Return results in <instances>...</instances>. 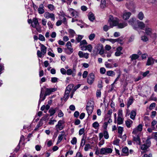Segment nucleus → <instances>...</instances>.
I'll use <instances>...</instances> for the list:
<instances>
[{
	"label": "nucleus",
	"mask_w": 157,
	"mask_h": 157,
	"mask_svg": "<svg viewBox=\"0 0 157 157\" xmlns=\"http://www.w3.org/2000/svg\"><path fill=\"white\" fill-rule=\"evenodd\" d=\"M83 37V36L81 35H78V37L76 38V40L78 42H79Z\"/></svg>",
	"instance_id": "nucleus-43"
},
{
	"label": "nucleus",
	"mask_w": 157,
	"mask_h": 157,
	"mask_svg": "<svg viewBox=\"0 0 157 157\" xmlns=\"http://www.w3.org/2000/svg\"><path fill=\"white\" fill-rule=\"evenodd\" d=\"M151 38H152L154 40H155L157 37V35L156 33H152L151 35H150Z\"/></svg>",
	"instance_id": "nucleus-38"
},
{
	"label": "nucleus",
	"mask_w": 157,
	"mask_h": 157,
	"mask_svg": "<svg viewBox=\"0 0 157 157\" xmlns=\"http://www.w3.org/2000/svg\"><path fill=\"white\" fill-rule=\"evenodd\" d=\"M145 33L148 35H151L152 33V29L148 27H146L145 29Z\"/></svg>",
	"instance_id": "nucleus-19"
},
{
	"label": "nucleus",
	"mask_w": 157,
	"mask_h": 157,
	"mask_svg": "<svg viewBox=\"0 0 157 157\" xmlns=\"http://www.w3.org/2000/svg\"><path fill=\"white\" fill-rule=\"evenodd\" d=\"M139 57V56L137 54H133L130 56V58H131V60L133 61L138 59Z\"/></svg>",
	"instance_id": "nucleus-25"
},
{
	"label": "nucleus",
	"mask_w": 157,
	"mask_h": 157,
	"mask_svg": "<svg viewBox=\"0 0 157 157\" xmlns=\"http://www.w3.org/2000/svg\"><path fill=\"white\" fill-rule=\"evenodd\" d=\"M71 143L73 145L77 143V139L76 137H74L71 140Z\"/></svg>",
	"instance_id": "nucleus-45"
},
{
	"label": "nucleus",
	"mask_w": 157,
	"mask_h": 157,
	"mask_svg": "<svg viewBox=\"0 0 157 157\" xmlns=\"http://www.w3.org/2000/svg\"><path fill=\"white\" fill-rule=\"evenodd\" d=\"M39 39L40 40L43 41L45 40L44 36L41 34H39Z\"/></svg>",
	"instance_id": "nucleus-49"
},
{
	"label": "nucleus",
	"mask_w": 157,
	"mask_h": 157,
	"mask_svg": "<svg viewBox=\"0 0 157 157\" xmlns=\"http://www.w3.org/2000/svg\"><path fill=\"white\" fill-rule=\"evenodd\" d=\"M155 104L154 103H151L150 105L149 109L150 110H152L155 107Z\"/></svg>",
	"instance_id": "nucleus-55"
},
{
	"label": "nucleus",
	"mask_w": 157,
	"mask_h": 157,
	"mask_svg": "<svg viewBox=\"0 0 157 157\" xmlns=\"http://www.w3.org/2000/svg\"><path fill=\"white\" fill-rule=\"evenodd\" d=\"M136 21V19L135 18H132L128 21V22L130 25L132 26L134 29L137 30L138 27L136 25H134V23Z\"/></svg>",
	"instance_id": "nucleus-13"
},
{
	"label": "nucleus",
	"mask_w": 157,
	"mask_h": 157,
	"mask_svg": "<svg viewBox=\"0 0 157 157\" xmlns=\"http://www.w3.org/2000/svg\"><path fill=\"white\" fill-rule=\"evenodd\" d=\"M103 136L105 139H107L109 138V135L108 132L106 131H105L103 133Z\"/></svg>",
	"instance_id": "nucleus-42"
},
{
	"label": "nucleus",
	"mask_w": 157,
	"mask_h": 157,
	"mask_svg": "<svg viewBox=\"0 0 157 157\" xmlns=\"http://www.w3.org/2000/svg\"><path fill=\"white\" fill-rule=\"evenodd\" d=\"M120 40V38L117 39H107L106 40L109 41L112 44H114L115 42L118 41Z\"/></svg>",
	"instance_id": "nucleus-29"
},
{
	"label": "nucleus",
	"mask_w": 157,
	"mask_h": 157,
	"mask_svg": "<svg viewBox=\"0 0 157 157\" xmlns=\"http://www.w3.org/2000/svg\"><path fill=\"white\" fill-rule=\"evenodd\" d=\"M95 78L94 74L91 73H90L88 76L87 82L90 85H91L94 82Z\"/></svg>",
	"instance_id": "nucleus-9"
},
{
	"label": "nucleus",
	"mask_w": 157,
	"mask_h": 157,
	"mask_svg": "<svg viewBox=\"0 0 157 157\" xmlns=\"http://www.w3.org/2000/svg\"><path fill=\"white\" fill-rule=\"evenodd\" d=\"M94 102L90 101L87 103L86 106V110L89 116L92 113L94 107Z\"/></svg>",
	"instance_id": "nucleus-3"
},
{
	"label": "nucleus",
	"mask_w": 157,
	"mask_h": 157,
	"mask_svg": "<svg viewBox=\"0 0 157 157\" xmlns=\"http://www.w3.org/2000/svg\"><path fill=\"white\" fill-rule=\"evenodd\" d=\"M93 47L92 45L90 44L86 46V50H88L89 52H91L92 50Z\"/></svg>",
	"instance_id": "nucleus-40"
},
{
	"label": "nucleus",
	"mask_w": 157,
	"mask_h": 157,
	"mask_svg": "<svg viewBox=\"0 0 157 157\" xmlns=\"http://www.w3.org/2000/svg\"><path fill=\"white\" fill-rule=\"evenodd\" d=\"M155 61V60L153 58L149 57L148 58L146 65L147 66L151 65L154 63Z\"/></svg>",
	"instance_id": "nucleus-17"
},
{
	"label": "nucleus",
	"mask_w": 157,
	"mask_h": 157,
	"mask_svg": "<svg viewBox=\"0 0 157 157\" xmlns=\"http://www.w3.org/2000/svg\"><path fill=\"white\" fill-rule=\"evenodd\" d=\"M133 102V99L132 98L130 97L128 99L127 104V107L128 108L130 105H131Z\"/></svg>",
	"instance_id": "nucleus-33"
},
{
	"label": "nucleus",
	"mask_w": 157,
	"mask_h": 157,
	"mask_svg": "<svg viewBox=\"0 0 157 157\" xmlns=\"http://www.w3.org/2000/svg\"><path fill=\"white\" fill-rule=\"evenodd\" d=\"M85 142V140L84 139V138L83 137L82 139L81 142L80 144V146H81L83 147L84 145Z\"/></svg>",
	"instance_id": "nucleus-56"
},
{
	"label": "nucleus",
	"mask_w": 157,
	"mask_h": 157,
	"mask_svg": "<svg viewBox=\"0 0 157 157\" xmlns=\"http://www.w3.org/2000/svg\"><path fill=\"white\" fill-rule=\"evenodd\" d=\"M47 144L48 147L51 146L53 144L52 140H48L47 142Z\"/></svg>",
	"instance_id": "nucleus-61"
},
{
	"label": "nucleus",
	"mask_w": 157,
	"mask_h": 157,
	"mask_svg": "<svg viewBox=\"0 0 157 157\" xmlns=\"http://www.w3.org/2000/svg\"><path fill=\"white\" fill-rule=\"evenodd\" d=\"M66 73L68 75H72V76L73 73L72 72V70L71 69H68L66 71Z\"/></svg>",
	"instance_id": "nucleus-52"
},
{
	"label": "nucleus",
	"mask_w": 157,
	"mask_h": 157,
	"mask_svg": "<svg viewBox=\"0 0 157 157\" xmlns=\"http://www.w3.org/2000/svg\"><path fill=\"white\" fill-rule=\"evenodd\" d=\"M122 151L126 156H127L129 154L128 149V148L126 147H125L122 148Z\"/></svg>",
	"instance_id": "nucleus-23"
},
{
	"label": "nucleus",
	"mask_w": 157,
	"mask_h": 157,
	"mask_svg": "<svg viewBox=\"0 0 157 157\" xmlns=\"http://www.w3.org/2000/svg\"><path fill=\"white\" fill-rule=\"evenodd\" d=\"M109 28V27L106 25H105L103 27V30L105 32L107 31Z\"/></svg>",
	"instance_id": "nucleus-62"
},
{
	"label": "nucleus",
	"mask_w": 157,
	"mask_h": 157,
	"mask_svg": "<svg viewBox=\"0 0 157 157\" xmlns=\"http://www.w3.org/2000/svg\"><path fill=\"white\" fill-rule=\"evenodd\" d=\"M80 46H82V45H85L87 44V43L86 40H82L80 41Z\"/></svg>",
	"instance_id": "nucleus-50"
},
{
	"label": "nucleus",
	"mask_w": 157,
	"mask_h": 157,
	"mask_svg": "<svg viewBox=\"0 0 157 157\" xmlns=\"http://www.w3.org/2000/svg\"><path fill=\"white\" fill-rule=\"evenodd\" d=\"M49 112L50 113V115L52 116L55 113H56V110L52 108L51 109L49 110Z\"/></svg>",
	"instance_id": "nucleus-41"
},
{
	"label": "nucleus",
	"mask_w": 157,
	"mask_h": 157,
	"mask_svg": "<svg viewBox=\"0 0 157 157\" xmlns=\"http://www.w3.org/2000/svg\"><path fill=\"white\" fill-rule=\"evenodd\" d=\"M142 125L139 124L136 127L133 129L132 132V133L133 134V137L134 140L139 144H140V143L139 135L142 130Z\"/></svg>",
	"instance_id": "nucleus-1"
},
{
	"label": "nucleus",
	"mask_w": 157,
	"mask_h": 157,
	"mask_svg": "<svg viewBox=\"0 0 157 157\" xmlns=\"http://www.w3.org/2000/svg\"><path fill=\"white\" fill-rule=\"evenodd\" d=\"M43 25L46 26L47 21L45 19H42L41 21Z\"/></svg>",
	"instance_id": "nucleus-63"
},
{
	"label": "nucleus",
	"mask_w": 157,
	"mask_h": 157,
	"mask_svg": "<svg viewBox=\"0 0 157 157\" xmlns=\"http://www.w3.org/2000/svg\"><path fill=\"white\" fill-rule=\"evenodd\" d=\"M41 51L42 52V55H44L46 52L47 51V48L43 44H41Z\"/></svg>",
	"instance_id": "nucleus-21"
},
{
	"label": "nucleus",
	"mask_w": 157,
	"mask_h": 157,
	"mask_svg": "<svg viewBox=\"0 0 157 157\" xmlns=\"http://www.w3.org/2000/svg\"><path fill=\"white\" fill-rule=\"evenodd\" d=\"M48 9H50L51 11H52L55 9L54 6L52 4L48 5Z\"/></svg>",
	"instance_id": "nucleus-51"
},
{
	"label": "nucleus",
	"mask_w": 157,
	"mask_h": 157,
	"mask_svg": "<svg viewBox=\"0 0 157 157\" xmlns=\"http://www.w3.org/2000/svg\"><path fill=\"white\" fill-rule=\"evenodd\" d=\"M95 48L97 50V52L101 55H103L104 52V50L103 45L101 44H98L96 45Z\"/></svg>",
	"instance_id": "nucleus-10"
},
{
	"label": "nucleus",
	"mask_w": 157,
	"mask_h": 157,
	"mask_svg": "<svg viewBox=\"0 0 157 157\" xmlns=\"http://www.w3.org/2000/svg\"><path fill=\"white\" fill-rule=\"evenodd\" d=\"M141 39L144 42H146L148 40V37L146 35L142 36Z\"/></svg>",
	"instance_id": "nucleus-36"
},
{
	"label": "nucleus",
	"mask_w": 157,
	"mask_h": 157,
	"mask_svg": "<svg viewBox=\"0 0 157 157\" xmlns=\"http://www.w3.org/2000/svg\"><path fill=\"white\" fill-rule=\"evenodd\" d=\"M64 123V121L63 120H59V121L58 124L56 126V128L57 130H62L64 127L63 124Z\"/></svg>",
	"instance_id": "nucleus-12"
},
{
	"label": "nucleus",
	"mask_w": 157,
	"mask_h": 157,
	"mask_svg": "<svg viewBox=\"0 0 157 157\" xmlns=\"http://www.w3.org/2000/svg\"><path fill=\"white\" fill-rule=\"evenodd\" d=\"M64 133L63 132H62L61 133L59 134L58 137V140L56 144H59L62 140L63 137L64 135Z\"/></svg>",
	"instance_id": "nucleus-22"
},
{
	"label": "nucleus",
	"mask_w": 157,
	"mask_h": 157,
	"mask_svg": "<svg viewBox=\"0 0 157 157\" xmlns=\"http://www.w3.org/2000/svg\"><path fill=\"white\" fill-rule=\"evenodd\" d=\"M78 55L80 58L84 57L87 59L89 57V54L88 53H83L82 51H79L78 53Z\"/></svg>",
	"instance_id": "nucleus-18"
},
{
	"label": "nucleus",
	"mask_w": 157,
	"mask_h": 157,
	"mask_svg": "<svg viewBox=\"0 0 157 157\" xmlns=\"http://www.w3.org/2000/svg\"><path fill=\"white\" fill-rule=\"evenodd\" d=\"M107 75L109 76H113L115 75V73L113 71H107Z\"/></svg>",
	"instance_id": "nucleus-34"
},
{
	"label": "nucleus",
	"mask_w": 157,
	"mask_h": 157,
	"mask_svg": "<svg viewBox=\"0 0 157 157\" xmlns=\"http://www.w3.org/2000/svg\"><path fill=\"white\" fill-rule=\"evenodd\" d=\"M131 15V13L130 12H125L122 15L123 18L125 20L128 19Z\"/></svg>",
	"instance_id": "nucleus-15"
},
{
	"label": "nucleus",
	"mask_w": 157,
	"mask_h": 157,
	"mask_svg": "<svg viewBox=\"0 0 157 157\" xmlns=\"http://www.w3.org/2000/svg\"><path fill=\"white\" fill-rule=\"evenodd\" d=\"M157 124V121L155 120L153 121L151 123V127L153 128L154 130H155V128L154 126Z\"/></svg>",
	"instance_id": "nucleus-46"
},
{
	"label": "nucleus",
	"mask_w": 157,
	"mask_h": 157,
	"mask_svg": "<svg viewBox=\"0 0 157 157\" xmlns=\"http://www.w3.org/2000/svg\"><path fill=\"white\" fill-rule=\"evenodd\" d=\"M95 35L94 33H92L89 36V39L91 41L93 40L95 37Z\"/></svg>",
	"instance_id": "nucleus-44"
},
{
	"label": "nucleus",
	"mask_w": 157,
	"mask_h": 157,
	"mask_svg": "<svg viewBox=\"0 0 157 157\" xmlns=\"http://www.w3.org/2000/svg\"><path fill=\"white\" fill-rule=\"evenodd\" d=\"M118 117H123V115L122 114V110L121 109H119L118 111Z\"/></svg>",
	"instance_id": "nucleus-47"
},
{
	"label": "nucleus",
	"mask_w": 157,
	"mask_h": 157,
	"mask_svg": "<svg viewBox=\"0 0 157 157\" xmlns=\"http://www.w3.org/2000/svg\"><path fill=\"white\" fill-rule=\"evenodd\" d=\"M44 7L42 5L40 6V7L38 9V11L40 14H42L44 12Z\"/></svg>",
	"instance_id": "nucleus-28"
},
{
	"label": "nucleus",
	"mask_w": 157,
	"mask_h": 157,
	"mask_svg": "<svg viewBox=\"0 0 157 157\" xmlns=\"http://www.w3.org/2000/svg\"><path fill=\"white\" fill-rule=\"evenodd\" d=\"M119 142L120 140L119 139H116L114 140L113 144L114 145H119Z\"/></svg>",
	"instance_id": "nucleus-54"
},
{
	"label": "nucleus",
	"mask_w": 157,
	"mask_h": 157,
	"mask_svg": "<svg viewBox=\"0 0 157 157\" xmlns=\"http://www.w3.org/2000/svg\"><path fill=\"white\" fill-rule=\"evenodd\" d=\"M43 88H42L41 89L40 94V99L39 101V102H40L41 101H43L44 100H42L44 96L43 95Z\"/></svg>",
	"instance_id": "nucleus-31"
},
{
	"label": "nucleus",
	"mask_w": 157,
	"mask_h": 157,
	"mask_svg": "<svg viewBox=\"0 0 157 157\" xmlns=\"http://www.w3.org/2000/svg\"><path fill=\"white\" fill-rule=\"evenodd\" d=\"M74 87L73 84H70L67 87L65 91L64 98L67 100L69 98V95L70 92Z\"/></svg>",
	"instance_id": "nucleus-5"
},
{
	"label": "nucleus",
	"mask_w": 157,
	"mask_h": 157,
	"mask_svg": "<svg viewBox=\"0 0 157 157\" xmlns=\"http://www.w3.org/2000/svg\"><path fill=\"white\" fill-rule=\"evenodd\" d=\"M117 124H121L123 122V119L122 117H118L117 118Z\"/></svg>",
	"instance_id": "nucleus-37"
},
{
	"label": "nucleus",
	"mask_w": 157,
	"mask_h": 157,
	"mask_svg": "<svg viewBox=\"0 0 157 157\" xmlns=\"http://www.w3.org/2000/svg\"><path fill=\"white\" fill-rule=\"evenodd\" d=\"M37 54L38 57L41 58L42 56V52H40V50H38L37 51Z\"/></svg>",
	"instance_id": "nucleus-60"
},
{
	"label": "nucleus",
	"mask_w": 157,
	"mask_h": 157,
	"mask_svg": "<svg viewBox=\"0 0 157 157\" xmlns=\"http://www.w3.org/2000/svg\"><path fill=\"white\" fill-rule=\"evenodd\" d=\"M144 17V14L141 12H140L137 16L138 18L140 20H142L143 19Z\"/></svg>",
	"instance_id": "nucleus-32"
},
{
	"label": "nucleus",
	"mask_w": 157,
	"mask_h": 157,
	"mask_svg": "<svg viewBox=\"0 0 157 157\" xmlns=\"http://www.w3.org/2000/svg\"><path fill=\"white\" fill-rule=\"evenodd\" d=\"M136 115V111L134 110H132L130 113V118L132 120H134L135 119Z\"/></svg>",
	"instance_id": "nucleus-24"
},
{
	"label": "nucleus",
	"mask_w": 157,
	"mask_h": 157,
	"mask_svg": "<svg viewBox=\"0 0 157 157\" xmlns=\"http://www.w3.org/2000/svg\"><path fill=\"white\" fill-rule=\"evenodd\" d=\"M67 11L68 13L70 14L71 16L74 17L75 18H77L79 16V13L72 8H68Z\"/></svg>",
	"instance_id": "nucleus-8"
},
{
	"label": "nucleus",
	"mask_w": 157,
	"mask_h": 157,
	"mask_svg": "<svg viewBox=\"0 0 157 157\" xmlns=\"http://www.w3.org/2000/svg\"><path fill=\"white\" fill-rule=\"evenodd\" d=\"M113 150L111 148H109L107 147H102L101 148V155H107L111 154L113 151Z\"/></svg>",
	"instance_id": "nucleus-4"
},
{
	"label": "nucleus",
	"mask_w": 157,
	"mask_h": 157,
	"mask_svg": "<svg viewBox=\"0 0 157 157\" xmlns=\"http://www.w3.org/2000/svg\"><path fill=\"white\" fill-rule=\"evenodd\" d=\"M44 88L46 89V91L44 94V97L42 100H44L45 99L46 96L47 95H50L52 92L56 91L57 89L56 88H46L45 87H44Z\"/></svg>",
	"instance_id": "nucleus-7"
},
{
	"label": "nucleus",
	"mask_w": 157,
	"mask_h": 157,
	"mask_svg": "<svg viewBox=\"0 0 157 157\" xmlns=\"http://www.w3.org/2000/svg\"><path fill=\"white\" fill-rule=\"evenodd\" d=\"M118 133L119 134V136L121 137L122 134V132L123 131V127L120 126L118 128Z\"/></svg>",
	"instance_id": "nucleus-30"
},
{
	"label": "nucleus",
	"mask_w": 157,
	"mask_h": 157,
	"mask_svg": "<svg viewBox=\"0 0 157 157\" xmlns=\"http://www.w3.org/2000/svg\"><path fill=\"white\" fill-rule=\"evenodd\" d=\"M99 126V124L97 121L95 122L92 124V127L95 129H97Z\"/></svg>",
	"instance_id": "nucleus-39"
},
{
	"label": "nucleus",
	"mask_w": 157,
	"mask_h": 157,
	"mask_svg": "<svg viewBox=\"0 0 157 157\" xmlns=\"http://www.w3.org/2000/svg\"><path fill=\"white\" fill-rule=\"evenodd\" d=\"M151 141L150 139H147L146 141L141 146L140 148L143 150H145L148 149L151 145Z\"/></svg>",
	"instance_id": "nucleus-6"
},
{
	"label": "nucleus",
	"mask_w": 157,
	"mask_h": 157,
	"mask_svg": "<svg viewBox=\"0 0 157 157\" xmlns=\"http://www.w3.org/2000/svg\"><path fill=\"white\" fill-rule=\"evenodd\" d=\"M137 25H136L138 27V29L140 28L141 29H143L145 27V24L142 21L138 20L137 21Z\"/></svg>",
	"instance_id": "nucleus-14"
},
{
	"label": "nucleus",
	"mask_w": 157,
	"mask_h": 157,
	"mask_svg": "<svg viewBox=\"0 0 157 157\" xmlns=\"http://www.w3.org/2000/svg\"><path fill=\"white\" fill-rule=\"evenodd\" d=\"M122 54L121 52L117 51L115 53V55L116 56H119Z\"/></svg>",
	"instance_id": "nucleus-64"
},
{
	"label": "nucleus",
	"mask_w": 157,
	"mask_h": 157,
	"mask_svg": "<svg viewBox=\"0 0 157 157\" xmlns=\"http://www.w3.org/2000/svg\"><path fill=\"white\" fill-rule=\"evenodd\" d=\"M33 22L31 24L32 26L33 27L36 28L37 30L38 31L39 30L36 28L37 25H39L37 19L36 18H33Z\"/></svg>",
	"instance_id": "nucleus-16"
},
{
	"label": "nucleus",
	"mask_w": 157,
	"mask_h": 157,
	"mask_svg": "<svg viewBox=\"0 0 157 157\" xmlns=\"http://www.w3.org/2000/svg\"><path fill=\"white\" fill-rule=\"evenodd\" d=\"M88 16L89 20L91 21H93L95 19L94 14L91 12H89Z\"/></svg>",
	"instance_id": "nucleus-20"
},
{
	"label": "nucleus",
	"mask_w": 157,
	"mask_h": 157,
	"mask_svg": "<svg viewBox=\"0 0 157 157\" xmlns=\"http://www.w3.org/2000/svg\"><path fill=\"white\" fill-rule=\"evenodd\" d=\"M109 22L110 24V26L111 28L117 25L118 28L122 29L128 25V24L126 22H124L123 23L118 24L117 19V18L114 19L112 16L110 17L109 20Z\"/></svg>",
	"instance_id": "nucleus-2"
},
{
	"label": "nucleus",
	"mask_w": 157,
	"mask_h": 157,
	"mask_svg": "<svg viewBox=\"0 0 157 157\" xmlns=\"http://www.w3.org/2000/svg\"><path fill=\"white\" fill-rule=\"evenodd\" d=\"M105 66L107 68H111L113 67V65L111 63L106 62L105 64Z\"/></svg>",
	"instance_id": "nucleus-48"
},
{
	"label": "nucleus",
	"mask_w": 157,
	"mask_h": 157,
	"mask_svg": "<svg viewBox=\"0 0 157 157\" xmlns=\"http://www.w3.org/2000/svg\"><path fill=\"white\" fill-rule=\"evenodd\" d=\"M88 74V72L86 71H84L83 73L82 74V77L83 78H86Z\"/></svg>",
	"instance_id": "nucleus-58"
},
{
	"label": "nucleus",
	"mask_w": 157,
	"mask_h": 157,
	"mask_svg": "<svg viewBox=\"0 0 157 157\" xmlns=\"http://www.w3.org/2000/svg\"><path fill=\"white\" fill-rule=\"evenodd\" d=\"M133 121L130 119H128L126 121V125L127 127L130 128L131 127V125L133 123Z\"/></svg>",
	"instance_id": "nucleus-27"
},
{
	"label": "nucleus",
	"mask_w": 157,
	"mask_h": 157,
	"mask_svg": "<svg viewBox=\"0 0 157 157\" xmlns=\"http://www.w3.org/2000/svg\"><path fill=\"white\" fill-rule=\"evenodd\" d=\"M100 6L102 9L106 7V2L105 0H101Z\"/></svg>",
	"instance_id": "nucleus-26"
},
{
	"label": "nucleus",
	"mask_w": 157,
	"mask_h": 157,
	"mask_svg": "<svg viewBox=\"0 0 157 157\" xmlns=\"http://www.w3.org/2000/svg\"><path fill=\"white\" fill-rule=\"evenodd\" d=\"M63 116V113L61 111V110H59V113L58 114V116L59 117H62Z\"/></svg>",
	"instance_id": "nucleus-59"
},
{
	"label": "nucleus",
	"mask_w": 157,
	"mask_h": 157,
	"mask_svg": "<svg viewBox=\"0 0 157 157\" xmlns=\"http://www.w3.org/2000/svg\"><path fill=\"white\" fill-rule=\"evenodd\" d=\"M105 69L104 67H101L100 69V72L101 74H104L105 72Z\"/></svg>",
	"instance_id": "nucleus-57"
},
{
	"label": "nucleus",
	"mask_w": 157,
	"mask_h": 157,
	"mask_svg": "<svg viewBox=\"0 0 157 157\" xmlns=\"http://www.w3.org/2000/svg\"><path fill=\"white\" fill-rule=\"evenodd\" d=\"M44 16L47 19L50 18L53 21L55 20V16L53 13H50L48 12H46L44 13Z\"/></svg>",
	"instance_id": "nucleus-11"
},
{
	"label": "nucleus",
	"mask_w": 157,
	"mask_h": 157,
	"mask_svg": "<svg viewBox=\"0 0 157 157\" xmlns=\"http://www.w3.org/2000/svg\"><path fill=\"white\" fill-rule=\"evenodd\" d=\"M43 123L41 120L36 125V127L34 130H37L38 129V128L41 127L43 124Z\"/></svg>",
	"instance_id": "nucleus-35"
},
{
	"label": "nucleus",
	"mask_w": 157,
	"mask_h": 157,
	"mask_svg": "<svg viewBox=\"0 0 157 157\" xmlns=\"http://www.w3.org/2000/svg\"><path fill=\"white\" fill-rule=\"evenodd\" d=\"M41 148V145L39 144L36 145L35 147L36 150L37 151H40V150Z\"/></svg>",
	"instance_id": "nucleus-53"
}]
</instances>
